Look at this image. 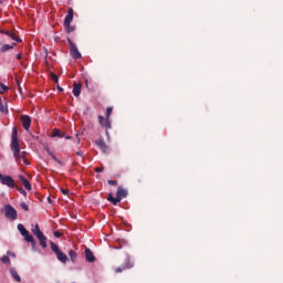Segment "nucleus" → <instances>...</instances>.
<instances>
[{
	"label": "nucleus",
	"mask_w": 283,
	"mask_h": 283,
	"mask_svg": "<svg viewBox=\"0 0 283 283\" xmlns=\"http://www.w3.org/2000/svg\"><path fill=\"white\" fill-rule=\"evenodd\" d=\"M20 149L19 132L17 130V127H13L11 135V151L13 153L14 158H19Z\"/></svg>",
	"instance_id": "nucleus-1"
},
{
	"label": "nucleus",
	"mask_w": 283,
	"mask_h": 283,
	"mask_svg": "<svg viewBox=\"0 0 283 283\" xmlns=\"http://www.w3.org/2000/svg\"><path fill=\"white\" fill-rule=\"evenodd\" d=\"M31 231L33 235L38 238L40 242V247H42V249H48V237H45L43 231H41V228L39 227V224L32 226Z\"/></svg>",
	"instance_id": "nucleus-2"
},
{
	"label": "nucleus",
	"mask_w": 283,
	"mask_h": 283,
	"mask_svg": "<svg viewBox=\"0 0 283 283\" xmlns=\"http://www.w3.org/2000/svg\"><path fill=\"white\" fill-rule=\"evenodd\" d=\"M123 198H127V190L123 187H118L117 192H116V198L112 196V193L108 195V202H112V205H118Z\"/></svg>",
	"instance_id": "nucleus-3"
},
{
	"label": "nucleus",
	"mask_w": 283,
	"mask_h": 283,
	"mask_svg": "<svg viewBox=\"0 0 283 283\" xmlns=\"http://www.w3.org/2000/svg\"><path fill=\"white\" fill-rule=\"evenodd\" d=\"M67 43L70 45V54L72 59H74L75 61H78V59H81L82 56L81 52L78 51V48H76V44H74V42L70 38H67Z\"/></svg>",
	"instance_id": "nucleus-4"
},
{
	"label": "nucleus",
	"mask_w": 283,
	"mask_h": 283,
	"mask_svg": "<svg viewBox=\"0 0 283 283\" xmlns=\"http://www.w3.org/2000/svg\"><path fill=\"white\" fill-rule=\"evenodd\" d=\"M0 181H1V185H4L6 187H10L11 189H14L15 187L14 179L10 176H3L2 174H0Z\"/></svg>",
	"instance_id": "nucleus-5"
},
{
	"label": "nucleus",
	"mask_w": 283,
	"mask_h": 283,
	"mask_svg": "<svg viewBox=\"0 0 283 283\" xmlns=\"http://www.w3.org/2000/svg\"><path fill=\"white\" fill-rule=\"evenodd\" d=\"M4 213L6 218H8L9 220H17V209H14L12 206L7 205L4 207Z\"/></svg>",
	"instance_id": "nucleus-6"
},
{
	"label": "nucleus",
	"mask_w": 283,
	"mask_h": 283,
	"mask_svg": "<svg viewBox=\"0 0 283 283\" xmlns=\"http://www.w3.org/2000/svg\"><path fill=\"white\" fill-rule=\"evenodd\" d=\"M98 123L102 127L106 129V136H109V129H112V123L109 122V119H105L103 115H99Z\"/></svg>",
	"instance_id": "nucleus-7"
},
{
	"label": "nucleus",
	"mask_w": 283,
	"mask_h": 283,
	"mask_svg": "<svg viewBox=\"0 0 283 283\" xmlns=\"http://www.w3.org/2000/svg\"><path fill=\"white\" fill-rule=\"evenodd\" d=\"M127 269H134V263L129 255H126V263L123 266L115 269V273H123V271H127Z\"/></svg>",
	"instance_id": "nucleus-8"
},
{
	"label": "nucleus",
	"mask_w": 283,
	"mask_h": 283,
	"mask_svg": "<svg viewBox=\"0 0 283 283\" xmlns=\"http://www.w3.org/2000/svg\"><path fill=\"white\" fill-rule=\"evenodd\" d=\"M18 231L24 237V240H32V234H30V231H28L23 224H18Z\"/></svg>",
	"instance_id": "nucleus-9"
},
{
	"label": "nucleus",
	"mask_w": 283,
	"mask_h": 283,
	"mask_svg": "<svg viewBox=\"0 0 283 283\" xmlns=\"http://www.w3.org/2000/svg\"><path fill=\"white\" fill-rule=\"evenodd\" d=\"M21 123L25 132H28L30 129V126L32 125V118H30V116L28 115H22Z\"/></svg>",
	"instance_id": "nucleus-10"
},
{
	"label": "nucleus",
	"mask_w": 283,
	"mask_h": 283,
	"mask_svg": "<svg viewBox=\"0 0 283 283\" xmlns=\"http://www.w3.org/2000/svg\"><path fill=\"white\" fill-rule=\"evenodd\" d=\"M73 20H74V9L70 8L64 19V25H71Z\"/></svg>",
	"instance_id": "nucleus-11"
},
{
	"label": "nucleus",
	"mask_w": 283,
	"mask_h": 283,
	"mask_svg": "<svg viewBox=\"0 0 283 283\" xmlns=\"http://www.w3.org/2000/svg\"><path fill=\"white\" fill-rule=\"evenodd\" d=\"M84 253L86 262H96V256H94V252L90 248H86Z\"/></svg>",
	"instance_id": "nucleus-12"
},
{
	"label": "nucleus",
	"mask_w": 283,
	"mask_h": 283,
	"mask_svg": "<svg viewBox=\"0 0 283 283\" xmlns=\"http://www.w3.org/2000/svg\"><path fill=\"white\" fill-rule=\"evenodd\" d=\"M95 144L97 145V147H99V149L103 151V154H107V151H109V147L107 146V144L105 143V140L103 139H97L95 142Z\"/></svg>",
	"instance_id": "nucleus-13"
},
{
	"label": "nucleus",
	"mask_w": 283,
	"mask_h": 283,
	"mask_svg": "<svg viewBox=\"0 0 283 283\" xmlns=\"http://www.w3.org/2000/svg\"><path fill=\"white\" fill-rule=\"evenodd\" d=\"M19 180L22 182V185L27 189V191L32 190V185L30 184V181L23 175L19 176Z\"/></svg>",
	"instance_id": "nucleus-14"
},
{
	"label": "nucleus",
	"mask_w": 283,
	"mask_h": 283,
	"mask_svg": "<svg viewBox=\"0 0 283 283\" xmlns=\"http://www.w3.org/2000/svg\"><path fill=\"white\" fill-rule=\"evenodd\" d=\"M83 87V84L81 83H74L73 84V96L78 97L81 96V88Z\"/></svg>",
	"instance_id": "nucleus-15"
},
{
	"label": "nucleus",
	"mask_w": 283,
	"mask_h": 283,
	"mask_svg": "<svg viewBox=\"0 0 283 283\" xmlns=\"http://www.w3.org/2000/svg\"><path fill=\"white\" fill-rule=\"evenodd\" d=\"M59 262H62V264H65V262H67V254L63 253L61 250L55 253Z\"/></svg>",
	"instance_id": "nucleus-16"
},
{
	"label": "nucleus",
	"mask_w": 283,
	"mask_h": 283,
	"mask_svg": "<svg viewBox=\"0 0 283 283\" xmlns=\"http://www.w3.org/2000/svg\"><path fill=\"white\" fill-rule=\"evenodd\" d=\"M27 154L28 153L20 150L19 157H14L17 163H19L20 160H23L24 165H29L28 159L25 158Z\"/></svg>",
	"instance_id": "nucleus-17"
},
{
	"label": "nucleus",
	"mask_w": 283,
	"mask_h": 283,
	"mask_svg": "<svg viewBox=\"0 0 283 283\" xmlns=\"http://www.w3.org/2000/svg\"><path fill=\"white\" fill-rule=\"evenodd\" d=\"M0 112L1 114H8V103L3 105V99L0 97Z\"/></svg>",
	"instance_id": "nucleus-18"
},
{
	"label": "nucleus",
	"mask_w": 283,
	"mask_h": 283,
	"mask_svg": "<svg viewBox=\"0 0 283 283\" xmlns=\"http://www.w3.org/2000/svg\"><path fill=\"white\" fill-rule=\"evenodd\" d=\"M10 273L12 275V277L15 280V282H21V276L19 275V273L14 270V268H12L10 270Z\"/></svg>",
	"instance_id": "nucleus-19"
},
{
	"label": "nucleus",
	"mask_w": 283,
	"mask_h": 283,
	"mask_svg": "<svg viewBox=\"0 0 283 283\" xmlns=\"http://www.w3.org/2000/svg\"><path fill=\"white\" fill-rule=\"evenodd\" d=\"M8 36H10L12 39V41H15V43H21V39L19 36H17V33L9 31Z\"/></svg>",
	"instance_id": "nucleus-20"
},
{
	"label": "nucleus",
	"mask_w": 283,
	"mask_h": 283,
	"mask_svg": "<svg viewBox=\"0 0 283 283\" xmlns=\"http://www.w3.org/2000/svg\"><path fill=\"white\" fill-rule=\"evenodd\" d=\"M52 136H53V138H56V137H57V138H64V137H65V134L61 133L59 129L55 128V129L53 130V135H52Z\"/></svg>",
	"instance_id": "nucleus-21"
},
{
	"label": "nucleus",
	"mask_w": 283,
	"mask_h": 283,
	"mask_svg": "<svg viewBox=\"0 0 283 283\" xmlns=\"http://www.w3.org/2000/svg\"><path fill=\"white\" fill-rule=\"evenodd\" d=\"M14 45H17V43H12V45L3 44L1 48V52H8V50H12V48H14Z\"/></svg>",
	"instance_id": "nucleus-22"
},
{
	"label": "nucleus",
	"mask_w": 283,
	"mask_h": 283,
	"mask_svg": "<svg viewBox=\"0 0 283 283\" xmlns=\"http://www.w3.org/2000/svg\"><path fill=\"white\" fill-rule=\"evenodd\" d=\"M51 244V251H53V253H57L59 251H61V249H59V245H56V243H54V241H50Z\"/></svg>",
	"instance_id": "nucleus-23"
},
{
	"label": "nucleus",
	"mask_w": 283,
	"mask_h": 283,
	"mask_svg": "<svg viewBox=\"0 0 283 283\" xmlns=\"http://www.w3.org/2000/svg\"><path fill=\"white\" fill-rule=\"evenodd\" d=\"M69 256H70V259H71L72 262H76V258H77L76 251L71 250V251L69 252Z\"/></svg>",
	"instance_id": "nucleus-24"
},
{
	"label": "nucleus",
	"mask_w": 283,
	"mask_h": 283,
	"mask_svg": "<svg viewBox=\"0 0 283 283\" xmlns=\"http://www.w3.org/2000/svg\"><path fill=\"white\" fill-rule=\"evenodd\" d=\"M25 242H30L33 250H36V241L34 240V237L31 235V240H25Z\"/></svg>",
	"instance_id": "nucleus-25"
},
{
	"label": "nucleus",
	"mask_w": 283,
	"mask_h": 283,
	"mask_svg": "<svg viewBox=\"0 0 283 283\" xmlns=\"http://www.w3.org/2000/svg\"><path fill=\"white\" fill-rule=\"evenodd\" d=\"M0 90H2V91H0V94H3V92H8L9 88H8V86L6 84L0 82Z\"/></svg>",
	"instance_id": "nucleus-26"
},
{
	"label": "nucleus",
	"mask_w": 283,
	"mask_h": 283,
	"mask_svg": "<svg viewBox=\"0 0 283 283\" xmlns=\"http://www.w3.org/2000/svg\"><path fill=\"white\" fill-rule=\"evenodd\" d=\"M20 207H21V209H23V211H30V207L25 202H21Z\"/></svg>",
	"instance_id": "nucleus-27"
},
{
	"label": "nucleus",
	"mask_w": 283,
	"mask_h": 283,
	"mask_svg": "<svg viewBox=\"0 0 283 283\" xmlns=\"http://www.w3.org/2000/svg\"><path fill=\"white\" fill-rule=\"evenodd\" d=\"M112 112H113V108L112 107H107L106 108V119L109 120V116H112Z\"/></svg>",
	"instance_id": "nucleus-28"
},
{
	"label": "nucleus",
	"mask_w": 283,
	"mask_h": 283,
	"mask_svg": "<svg viewBox=\"0 0 283 283\" xmlns=\"http://www.w3.org/2000/svg\"><path fill=\"white\" fill-rule=\"evenodd\" d=\"M1 261L3 262V264H10V256L3 255Z\"/></svg>",
	"instance_id": "nucleus-29"
},
{
	"label": "nucleus",
	"mask_w": 283,
	"mask_h": 283,
	"mask_svg": "<svg viewBox=\"0 0 283 283\" xmlns=\"http://www.w3.org/2000/svg\"><path fill=\"white\" fill-rule=\"evenodd\" d=\"M64 28L66 29V32H74V30H76L74 27H71V24L69 25H64Z\"/></svg>",
	"instance_id": "nucleus-30"
},
{
	"label": "nucleus",
	"mask_w": 283,
	"mask_h": 283,
	"mask_svg": "<svg viewBox=\"0 0 283 283\" xmlns=\"http://www.w3.org/2000/svg\"><path fill=\"white\" fill-rule=\"evenodd\" d=\"M51 78L54 81V83H59V76L56 74L52 73Z\"/></svg>",
	"instance_id": "nucleus-31"
},
{
	"label": "nucleus",
	"mask_w": 283,
	"mask_h": 283,
	"mask_svg": "<svg viewBox=\"0 0 283 283\" xmlns=\"http://www.w3.org/2000/svg\"><path fill=\"white\" fill-rule=\"evenodd\" d=\"M52 159L57 163V165H62L63 166V161L59 160V158H56V156L52 155Z\"/></svg>",
	"instance_id": "nucleus-32"
},
{
	"label": "nucleus",
	"mask_w": 283,
	"mask_h": 283,
	"mask_svg": "<svg viewBox=\"0 0 283 283\" xmlns=\"http://www.w3.org/2000/svg\"><path fill=\"white\" fill-rule=\"evenodd\" d=\"M107 182H108V185H111L113 187H116V185H118L117 180H108Z\"/></svg>",
	"instance_id": "nucleus-33"
},
{
	"label": "nucleus",
	"mask_w": 283,
	"mask_h": 283,
	"mask_svg": "<svg viewBox=\"0 0 283 283\" xmlns=\"http://www.w3.org/2000/svg\"><path fill=\"white\" fill-rule=\"evenodd\" d=\"M76 156H80L81 158H83V156H85V151L78 150L76 151Z\"/></svg>",
	"instance_id": "nucleus-34"
},
{
	"label": "nucleus",
	"mask_w": 283,
	"mask_h": 283,
	"mask_svg": "<svg viewBox=\"0 0 283 283\" xmlns=\"http://www.w3.org/2000/svg\"><path fill=\"white\" fill-rule=\"evenodd\" d=\"M54 238H61L63 234L59 231L53 232Z\"/></svg>",
	"instance_id": "nucleus-35"
},
{
	"label": "nucleus",
	"mask_w": 283,
	"mask_h": 283,
	"mask_svg": "<svg viewBox=\"0 0 283 283\" xmlns=\"http://www.w3.org/2000/svg\"><path fill=\"white\" fill-rule=\"evenodd\" d=\"M19 192H20L22 196H28V192H27L25 189H23V188H20V189H19Z\"/></svg>",
	"instance_id": "nucleus-36"
},
{
	"label": "nucleus",
	"mask_w": 283,
	"mask_h": 283,
	"mask_svg": "<svg viewBox=\"0 0 283 283\" xmlns=\"http://www.w3.org/2000/svg\"><path fill=\"white\" fill-rule=\"evenodd\" d=\"M103 170H104L103 167H97V168H95L96 174H102Z\"/></svg>",
	"instance_id": "nucleus-37"
},
{
	"label": "nucleus",
	"mask_w": 283,
	"mask_h": 283,
	"mask_svg": "<svg viewBox=\"0 0 283 283\" xmlns=\"http://www.w3.org/2000/svg\"><path fill=\"white\" fill-rule=\"evenodd\" d=\"M61 191H62L63 196H69V193H70V190H67V189H61Z\"/></svg>",
	"instance_id": "nucleus-38"
},
{
	"label": "nucleus",
	"mask_w": 283,
	"mask_h": 283,
	"mask_svg": "<svg viewBox=\"0 0 283 283\" xmlns=\"http://www.w3.org/2000/svg\"><path fill=\"white\" fill-rule=\"evenodd\" d=\"M18 61H21L23 59V55L20 53L17 55Z\"/></svg>",
	"instance_id": "nucleus-39"
},
{
	"label": "nucleus",
	"mask_w": 283,
	"mask_h": 283,
	"mask_svg": "<svg viewBox=\"0 0 283 283\" xmlns=\"http://www.w3.org/2000/svg\"><path fill=\"white\" fill-rule=\"evenodd\" d=\"M1 34H6L8 36V34H10V31L3 30V31H1Z\"/></svg>",
	"instance_id": "nucleus-40"
},
{
	"label": "nucleus",
	"mask_w": 283,
	"mask_h": 283,
	"mask_svg": "<svg viewBox=\"0 0 283 283\" xmlns=\"http://www.w3.org/2000/svg\"><path fill=\"white\" fill-rule=\"evenodd\" d=\"M49 205H52V198L48 197Z\"/></svg>",
	"instance_id": "nucleus-41"
},
{
	"label": "nucleus",
	"mask_w": 283,
	"mask_h": 283,
	"mask_svg": "<svg viewBox=\"0 0 283 283\" xmlns=\"http://www.w3.org/2000/svg\"><path fill=\"white\" fill-rule=\"evenodd\" d=\"M57 90L59 92H63V87H61L60 85H57Z\"/></svg>",
	"instance_id": "nucleus-42"
},
{
	"label": "nucleus",
	"mask_w": 283,
	"mask_h": 283,
	"mask_svg": "<svg viewBox=\"0 0 283 283\" xmlns=\"http://www.w3.org/2000/svg\"><path fill=\"white\" fill-rule=\"evenodd\" d=\"M64 138H65L66 140H70L72 137H71V136H65V135H64Z\"/></svg>",
	"instance_id": "nucleus-43"
},
{
	"label": "nucleus",
	"mask_w": 283,
	"mask_h": 283,
	"mask_svg": "<svg viewBox=\"0 0 283 283\" xmlns=\"http://www.w3.org/2000/svg\"><path fill=\"white\" fill-rule=\"evenodd\" d=\"M49 155H50L51 158H52V156H54V153H52V151L49 150Z\"/></svg>",
	"instance_id": "nucleus-44"
}]
</instances>
